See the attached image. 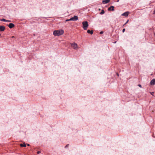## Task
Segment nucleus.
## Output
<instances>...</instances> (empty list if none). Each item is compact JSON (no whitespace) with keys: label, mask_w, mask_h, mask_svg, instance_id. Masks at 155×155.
<instances>
[{"label":"nucleus","mask_w":155,"mask_h":155,"mask_svg":"<svg viewBox=\"0 0 155 155\" xmlns=\"http://www.w3.org/2000/svg\"><path fill=\"white\" fill-rule=\"evenodd\" d=\"M116 75L117 76V77H118L119 76V74L118 73H116Z\"/></svg>","instance_id":"23"},{"label":"nucleus","mask_w":155,"mask_h":155,"mask_svg":"<svg viewBox=\"0 0 155 155\" xmlns=\"http://www.w3.org/2000/svg\"><path fill=\"white\" fill-rule=\"evenodd\" d=\"M20 146L21 147H25L26 146V144H25V143H21L20 144Z\"/></svg>","instance_id":"12"},{"label":"nucleus","mask_w":155,"mask_h":155,"mask_svg":"<svg viewBox=\"0 0 155 155\" xmlns=\"http://www.w3.org/2000/svg\"><path fill=\"white\" fill-rule=\"evenodd\" d=\"M14 36H12V38H14Z\"/></svg>","instance_id":"31"},{"label":"nucleus","mask_w":155,"mask_h":155,"mask_svg":"<svg viewBox=\"0 0 155 155\" xmlns=\"http://www.w3.org/2000/svg\"><path fill=\"white\" fill-rule=\"evenodd\" d=\"M125 31V28H123L122 29V32L123 33H124Z\"/></svg>","instance_id":"20"},{"label":"nucleus","mask_w":155,"mask_h":155,"mask_svg":"<svg viewBox=\"0 0 155 155\" xmlns=\"http://www.w3.org/2000/svg\"><path fill=\"white\" fill-rule=\"evenodd\" d=\"M119 0H117V2H119Z\"/></svg>","instance_id":"28"},{"label":"nucleus","mask_w":155,"mask_h":155,"mask_svg":"<svg viewBox=\"0 0 155 155\" xmlns=\"http://www.w3.org/2000/svg\"><path fill=\"white\" fill-rule=\"evenodd\" d=\"M138 86L139 87H142V86L141 84H139L138 85Z\"/></svg>","instance_id":"24"},{"label":"nucleus","mask_w":155,"mask_h":155,"mask_svg":"<svg viewBox=\"0 0 155 155\" xmlns=\"http://www.w3.org/2000/svg\"><path fill=\"white\" fill-rule=\"evenodd\" d=\"M82 28L84 30H87L88 26L89 25L88 22L87 21H83L82 22Z\"/></svg>","instance_id":"2"},{"label":"nucleus","mask_w":155,"mask_h":155,"mask_svg":"<svg viewBox=\"0 0 155 155\" xmlns=\"http://www.w3.org/2000/svg\"><path fill=\"white\" fill-rule=\"evenodd\" d=\"M105 13V11L104 10H102L101 12L100 13V14L101 15H102L104 14Z\"/></svg>","instance_id":"13"},{"label":"nucleus","mask_w":155,"mask_h":155,"mask_svg":"<svg viewBox=\"0 0 155 155\" xmlns=\"http://www.w3.org/2000/svg\"><path fill=\"white\" fill-rule=\"evenodd\" d=\"M78 17L77 16L74 15L73 17L71 18V19L72 21H75L78 20Z\"/></svg>","instance_id":"4"},{"label":"nucleus","mask_w":155,"mask_h":155,"mask_svg":"<svg viewBox=\"0 0 155 155\" xmlns=\"http://www.w3.org/2000/svg\"><path fill=\"white\" fill-rule=\"evenodd\" d=\"M5 29V27L4 26L2 25L0 26V31H3Z\"/></svg>","instance_id":"9"},{"label":"nucleus","mask_w":155,"mask_h":155,"mask_svg":"<svg viewBox=\"0 0 155 155\" xmlns=\"http://www.w3.org/2000/svg\"><path fill=\"white\" fill-rule=\"evenodd\" d=\"M41 18H43V17H41ZM43 18H45L44 17H43Z\"/></svg>","instance_id":"29"},{"label":"nucleus","mask_w":155,"mask_h":155,"mask_svg":"<svg viewBox=\"0 0 155 155\" xmlns=\"http://www.w3.org/2000/svg\"><path fill=\"white\" fill-rule=\"evenodd\" d=\"M27 145L28 146H30V144H28V143H27Z\"/></svg>","instance_id":"26"},{"label":"nucleus","mask_w":155,"mask_h":155,"mask_svg":"<svg viewBox=\"0 0 155 155\" xmlns=\"http://www.w3.org/2000/svg\"><path fill=\"white\" fill-rule=\"evenodd\" d=\"M70 19H71V18L69 19H66V21H72L71 20H70Z\"/></svg>","instance_id":"18"},{"label":"nucleus","mask_w":155,"mask_h":155,"mask_svg":"<svg viewBox=\"0 0 155 155\" xmlns=\"http://www.w3.org/2000/svg\"><path fill=\"white\" fill-rule=\"evenodd\" d=\"M64 33V30L62 29H60L54 30L53 32V35L54 36H58L62 35Z\"/></svg>","instance_id":"1"},{"label":"nucleus","mask_w":155,"mask_h":155,"mask_svg":"<svg viewBox=\"0 0 155 155\" xmlns=\"http://www.w3.org/2000/svg\"><path fill=\"white\" fill-rule=\"evenodd\" d=\"M6 19L5 18H2L1 19H0V21H4V22H6Z\"/></svg>","instance_id":"14"},{"label":"nucleus","mask_w":155,"mask_h":155,"mask_svg":"<svg viewBox=\"0 0 155 155\" xmlns=\"http://www.w3.org/2000/svg\"><path fill=\"white\" fill-rule=\"evenodd\" d=\"M150 84L151 85H154L155 84V79L154 78L150 81Z\"/></svg>","instance_id":"8"},{"label":"nucleus","mask_w":155,"mask_h":155,"mask_svg":"<svg viewBox=\"0 0 155 155\" xmlns=\"http://www.w3.org/2000/svg\"><path fill=\"white\" fill-rule=\"evenodd\" d=\"M124 25H123V27H124Z\"/></svg>","instance_id":"30"},{"label":"nucleus","mask_w":155,"mask_h":155,"mask_svg":"<svg viewBox=\"0 0 155 155\" xmlns=\"http://www.w3.org/2000/svg\"><path fill=\"white\" fill-rule=\"evenodd\" d=\"M41 153V152L40 151H38L37 152V153L38 154H40Z\"/></svg>","instance_id":"22"},{"label":"nucleus","mask_w":155,"mask_h":155,"mask_svg":"<svg viewBox=\"0 0 155 155\" xmlns=\"http://www.w3.org/2000/svg\"><path fill=\"white\" fill-rule=\"evenodd\" d=\"M150 93L151 95L153 96V94H154V92H150Z\"/></svg>","instance_id":"15"},{"label":"nucleus","mask_w":155,"mask_h":155,"mask_svg":"<svg viewBox=\"0 0 155 155\" xmlns=\"http://www.w3.org/2000/svg\"><path fill=\"white\" fill-rule=\"evenodd\" d=\"M153 14L155 15V9L153 11Z\"/></svg>","instance_id":"25"},{"label":"nucleus","mask_w":155,"mask_h":155,"mask_svg":"<svg viewBox=\"0 0 155 155\" xmlns=\"http://www.w3.org/2000/svg\"><path fill=\"white\" fill-rule=\"evenodd\" d=\"M130 13V12L129 11H126L125 12L122 14L121 16H124L125 17H127L128 16L129 14Z\"/></svg>","instance_id":"5"},{"label":"nucleus","mask_w":155,"mask_h":155,"mask_svg":"<svg viewBox=\"0 0 155 155\" xmlns=\"http://www.w3.org/2000/svg\"><path fill=\"white\" fill-rule=\"evenodd\" d=\"M129 21V20L128 19L127 21H126V22L124 24V25H126L127 24L128 21Z\"/></svg>","instance_id":"16"},{"label":"nucleus","mask_w":155,"mask_h":155,"mask_svg":"<svg viewBox=\"0 0 155 155\" xmlns=\"http://www.w3.org/2000/svg\"><path fill=\"white\" fill-rule=\"evenodd\" d=\"M8 26L10 28H12L15 27V25L12 23H10L9 24H7Z\"/></svg>","instance_id":"6"},{"label":"nucleus","mask_w":155,"mask_h":155,"mask_svg":"<svg viewBox=\"0 0 155 155\" xmlns=\"http://www.w3.org/2000/svg\"><path fill=\"white\" fill-rule=\"evenodd\" d=\"M110 2V0H103L102 3L103 4H106Z\"/></svg>","instance_id":"10"},{"label":"nucleus","mask_w":155,"mask_h":155,"mask_svg":"<svg viewBox=\"0 0 155 155\" xmlns=\"http://www.w3.org/2000/svg\"><path fill=\"white\" fill-rule=\"evenodd\" d=\"M117 42V41H114L113 43H114V44H115Z\"/></svg>","instance_id":"27"},{"label":"nucleus","mask_w":155,"mask_h":155,"mask_svg":"<svg viewBox=\"0 0 155 155\" xmlns=\"http://www.w3.org/2000/svg\"><path fill=\"white\" fill-rule=\"evenodd\" d=\"M114 6L112 5L108 8V10L109 11H114Z\"/></svg>","instance_id":"7"},{"label":"nucleus","mask_w":155,"mask_h":155,"mask_svg":"<svg viewBox=\"0 0 155 155\" xmlns=\"http://www.w3.org/2000/svg\"><path fill=\"white\" fill-rule=\"evenodd\" d=\"M87 32L88 34H91V35H92L93 33V31L92 30H91L89 29L87 30Z\"/></svg>","instance_id":"11"},{"label":"nucleus","mask_w":155,"mask_h":155,"mask_svg":"<svg viewBox=\"0 0 155 155\" xmlns=\"http://www.w3.org/2000/svg\"><path fill=\"white\" fill-rule=\"evenodd\" d=\"M69 145V144H67L66 146H65V148H67V147H68Z\"/></svg>","instance_id":"19"},{"label":"nucleus","mask_w":155,"mask_h":155,"mask_svg":"<svg viewBox=\"0 0 155 155\" xmlns=\"http://www.w3.org/2000/svg\"><path fill=\"white\" fill-rule=\"evenodd\" d=\"M11 21V20H6V22H10Z\"/></svg>","instance_id":"21"},{"label":"nucleus","mask_w":155,"mask_h":155,"mask_svg":"<svg viewBox=\"0 0 155 155\" xmlns=\"http://www.w3.org/2000/svg\"><path fill=\"white\" fill-rule=\"evenodd\" d=\"M71 46L75 50H77L78 48V45L75 42L71 43Z\"/></svg>","instance_id":"3"},{"label":"nucleus","mask_w":155,"mask_h":155,"mask_svg":"<svg viewBox=\"0 0 155 155\" xmlns=\"http://www.w3.org/2000/svg\"><path fill=\"white\" fill-rule=\"evenodd\" d=\"M104 33V32L103 31H101L99 32V34H101H101H103V33Z\"/></svg>","instance_id":"17"}]
</instances>
